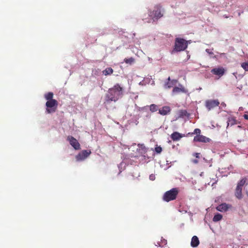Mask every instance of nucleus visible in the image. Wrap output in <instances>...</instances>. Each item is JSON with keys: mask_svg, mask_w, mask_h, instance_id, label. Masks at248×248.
<instances>
[{"mask_svg": "<svg viewBox=\"0 0 248 248\" xmlns=\"http://www.w3.org/2000/svg\"><path fill=\"white\" fill-rule=\"evenodd\" d=\"M123 88L119 84H116L108 90V93L105 95L104 104L107 105L111 101L116 102L123 96Z\"/></svg>", "mask_w": 248, "mask_h": 248, "instance_id": "f257e3e1", "label": "nucleus"}, {"mask_svg": "<svg viewBox=\"0 0 248 248\" xmlns=\"http://www.w3.org/2000/svg\"><path fill=\"white\" fill-rule=\"evenodd\" d=\"M179 192L178 188H173L164 193L162 197V200L166 202L173 201L177 198Z\"/></svg>", "mask_w": 248, "mask_h": 248, "instance_id": "f03ea898", "label": "nucleus"}, {"mask_svg": "<svg viewBox=\"0 0 248 248\" xmlns=\"http://www.w3.org/2000/svg\"><path fill=\"white\" fill-rule=\"evenodd\" d=\"M187 42L181 38H176L175 41L174 50L177 52L185 50L187 47Z\"/></svg>", "mask_w": 248, "mask_h": 248, "instance_id": "7ed1b4c3", "label": "nucleus"}, {"mask_svg": "<svg viewBox=\"0 0 248 248\" xmlns=\"http://www.w3.org/2000/svg\"><path fill=\"white\" fill-rule=\"evenodd\" d=\"M164 11L162 6L157 4L154 7V10L150 13L149 16L153 19H158L163 16Z\"/></svg>", "mask_w": 248, "mask_h": 248, "instance_id": "20e7f679", "label": "nucleus"}, {"mask_svg": "<svg viewBox=\"0 0 248 248\" xmlns=\"http://www.w3.org/2000/svg\"><path fill=\"white\" fill-rule=\"evenodd\" d=\"M58 106V102L56 100L46 101V112L47 114L54 113L57 110Z\"/></svg>", "mask_w": 248, "mask_h": 248, "instance_id": "39448f33", "label": "nucleus"}, {"mask_svg": "<svg viewBox=\"0 0 248 248\" xmlns=\"http://www.w3.org/2000/svg\"><path fill=\"white\" fill-rule=\"evenodd\" d=\"M219 102L218 100H207L205 101V107L209 111L218 106Z\"/></svg>", "mask_w": 248, "mask_h": 248, "instance_id": "423d86ee", "label": "nucleus"}, {"mask_svg": "<svg viewBox=\"0 0 248 248\" xmlns=\"http://www.w3.org/2000/svg\"><path fill=\"white\" fill-rule=\"evenodd\" d=\"M67 140L69 141L70 145L75 149H80V145L77 139L72 136H68Z\"/></svg>", "mask_w": 248, "mask_h": 248, "instance_id": "0eeeda50", "label": "nucleus"}, {"mask_svg": "<svg viewBox=\"0 0 248 248\" xmlns=\"http://www.w3.org/2000/svg\"><path fill=\"white\" fill-rule=\"evenodd\" d=\"M91 154V151L83 150L76 155V158L77 161H81L86 158Z\"/></svg>", "mask_w": 248, "mask_h": 248, "instance_id": "6e6552de", "label": "nucleus"}, {"mask_svg": "<svg viewBox=\"0 0 248 248\" xmlns=\"http://www.w3.org/2000/svg\"><path fill=\"white\" fill-rule=\"evenodd\" d=\"M193 140L196 142L207 143L210 142L211 140L204 136L199 134L194 138Z\"/></svg>", "mask_w": 248, "mask_h": 248, "instance_id": "1a4fd4ad", "label": "nucleus"}, {"mask_svg": "<svg viewBox=\"0 0 248 248\" xmlns=\"http://www.w3.org/2000/svg\"><path fill=\"white\" fill-rule=\"evenodd\" d=\"M158 113L162 115H166L170 113L171 108L169 106H165L158 109Z\"/></svg>", "mask_w": 248, "mask_h": 248, "instance_id": "9d476101", "label": "nucleus"}, {"mask_svg": "<svg viewBox=\"0 0 248 248\" xmlns=\"http://www.w3.org/2000/svg\"><path fill=\"white\" fill-rule=\"evenodd\" d=\"M211 72L214 75L222 76L224 74V69L222 67L213 68Z\"/></svg>", "mask_w": 248, "mask_h": 248, "instance_id": "9b49d317", "label": "nucleus"}, {"mask_svg": "<svg viewBox=\"0 0 248 248\" xmlns=\"http://www.w3.org/2000/svg\"><path fill=\"white\" fill-rule=\"evenodd\" d=\"M231 205L227 204L225 203H222L220 205H219L217 207V210L220 211V212H226L227 211L228 209L231 207Z\"/></svg>", "mask_w": 248, "mask_h": 248, "instance_id": "f8f14e48", "label": "nucleus"}, {"mask_svg": "<svg viewBox=\"0 0 248 248\" xmlns=\"http://www.w3.org/2000/svg\"><path fill=\"white\" fill-rule=\"evenodd\" d=\"M180 87H175L172 90V93H186V91L185 88L181 85H180Z\"/></svg>", "mask_w": 248, "mask_h": 248, "instance_id": "ddd939ff", "label": "nucleus"}, {"mask_svg": "<svg viewBox=\"0 0 248 248\" xmlns=\"http://www.w3.org/2000/svg\"><path fill=\"white\" fill-rule=\"evenodd\" d=\"M170 137L172 140L173 141H178L180 140V139L183 137V136L180 133L177 132H174L171 134Z\"/></svg>", "mask_w": 248, "mask_h": 248, "instance_id": "4468645a", "label": "nucleus"}, {"mask_svg": "<svg viewBox=\"0 0 248 248\" xmlns=\"http://www.w3.org/2000/svg\"><path fill=\"white\" fill-rule=\"evenodd\" d=\"M200 242L199 238L197 236H194L192 237L191 241V246L193 247H197L199 245Z\"/></svg>", "mask_w": 248, "mask_h": 248, "instance_id": "2eb2a0df", "label": "nucleus"}, {"mask_svg": "<svg viewBox=\"0 0 248 248\" xmlns=\"http://www.w3.org/2000/svg\"><path fill=\"white\" fill-rule=\"evenodd\" d=\"M177 82V80H172L170 81H168L165 83L164 85V87L166 89H170L173 86L175 85Z\"/></svg>", "mask_w": 248, "mask_h": 248, "instance_id": "dca6fc26", "label": "nucleus"}, {"mask_svg": "<svg viewBox=\"0 0 248 248\" xmlns=\"http://www.w3.org/2000/svg\"><path fill=\"white\" fill-rule=\"evenodd\" d=\"M242 188L236 186L235 192V196L238 199H241L242 198Z\"/></svg>", "mask_w": 248, "mask_h": 248, "instance_id": "f3484780", "label": "nucleus"}, {"mask_svg": "<svg viewBox=\"0 0 248 248\" xmlns=\"http://www.w3.org/2000/svg\"><path fill=\"white\" fill-rule=\"evenodd\" d=\"M53 96L54 94L52 92H48L47 93H46L44 95L45 98L47 100V101L55 100L54 99H53Z\"/></svg>", "mask_w": 248, "mask_h": 248, "instance_id": "a211bd4d", "label": "nucleus"}, {"mask_svg": "<svg viewBox=\"0 0 248 248\" xmlns=\"http://www.w3.org/2000/svg\"><path fill=\"white\" fill-rule=\"evenodd\" d=\"M113 72V70L111 67H108L103 70L102 73L105 76L111 75Z\"/></svg>", "mask_w": 248, "mask_h": 248, "instance_id": "6ab92c4d", "label": "nucleus"}, {"mask_svg": "<svg viewBox=\"0 0 248 248\" xmlns=\"http://www.w3.org/2000/svg\"><path fill=\"white\" fill-rule=\"evenodd\" d=\"M222 218V216L220 214H217L214 216L213 220L214 222H217L220 220Z\"/></svg>", "mask_w": 248, "mask_h": 248, "instance_id": "aec40b11", "label": "nucleus"}, {"mask_svg": "<svg viewBox=\"0 0 248 248\" xmlns=\"http://www.w3.org/2000/svg\"><path fill=\"white\" fill-rule=\"evenodd\" d=\"M149 108H150V110L152 112H155L158 109V106L155 104H151V105L149 106Z\"/></svg>", "mask_w": 248, "mask_h": 248, "instance_id": "412c9836", "label": "nucleus"}, {"mask_svg": "<svg viewBox=\"0 0 248 248\" xmlns=\"http://www.w3.org/2000/svg\"><path fill=\"white\" fill-rule=\"evenodd\" d=\"M134 61H135V60L132 57H131V58H125L124 59V62L126 63L129 64L130 65L132 64V63H133Z\"/></svg>", "mask_w": 248, "mask_h": 248, "instance_id": "4be33fe9", "label": "nucleus"}, {"mask_svg": "<svg viewBox=\"0 0 248 248\" xmlns=\"http://www.w3.org/2000/svg\"><path fill=\"white\" fill-rule=\"evenodd\" d=\"M246 182V179H242L237 184V186L242 188Z\"/></svg>", "mask_w": 248, "mask_h": 248, "instance_id": "5701e85b", "label": "nucleus"}, {"mask_svg": "<svg viewBox=\"0 0 248 248\" xmlns=\"http://www.w3.org/2000/svg\"><path fill=\"white\" fill-rule=\"evenodd\" d=\"M241 67L247 71H248V62H243L241 64Z\"/></svg>", "mask_w": 248, "mask_h": 248, "instance_id": "b1692460", "label": "nucleus"}, {"mask_svg": "<svg viewBox=\"0 0 248 248\" xmlns=\"http://www.w3.org/2000/svg\"><path fill=\"white\" fill-rule=\"evenodd\" d=\"M162 148L160 146H157L155 148V151L157 153H160L162 152Z\"/></svg>", "mask_w": 248, "mask_h": 248, "instance_id": "393cba45", "label": "nucleus"}, {"mask_svg": "<svg viewBox=\"0 0 248 248\" xmlns=\"http://www.w3.org/2000/svg\"><path fill=\"white\" fill-rule=\"evenodd\" d=\"M234 124H235L234 120H233V119L229 120L228 122L227 127L229 125V124L232 125Z\"/></svg>", "mask_w": 248, "mask_h": 248, "instance_id": "a878e982", "label": "nucleus"}, {"mask_svg": "<svg viewBox=\"0 0 248 248\" xmlns=\"http://www.w3.org/2000/svg\"><path fill=\"white\" fill-rule=\"evenodd\" d=\"M201 133V130L199 128H196L194 130L193 134H197V135L200 134Z\"/></svg>", "mask_w": 248, "mask_h": 248, "instance_id": "bb28decb", "label": "nucleus"}, {"mask_svg": "<svg viewBox=\"0 0 248 248\" xmlns=\"http://www.w3.org/2000/svg\"><path fill=\"white\" fill-rule=\"evenodd\" d=\"M193 155L197 158H200V153H195L193 154Z\"/></svg>", "mask_w": 248, "mask_h": 248, "instance_id": "cd10ccee", "label": "nucleus"}, {"mask_svg": "<svg viewBox=\"0 0 248 248\" xmlns=\"http://www.w3.org/2000/svg\"><path fill=\"white\" fill-rule=\"evenodd\" d=\"M149 178L151 180H154L155 179V175L152 174L149 176Z\"/></svg>", "mask_w": 248, "mask_h": 248, "instance_id": "c85d7f7f", "label": "nucleus"}, {"mask_svg": "<svg viewBox=\"0 0 248 248\" xmlns=\"http://www.w3.org/2000/svg\"><path fill=\"white\" fill-rule=\"evenodd\" d=\"M187 113L186 110H182L181 111V115H186Z\"/></svg>", "mask_w": 248, "mask_h": 248, "instance_id": "c756f323", "label": "nucleus"}, {"mask_svg": "<svg viewBox=\"0 0 248 248\" xmlns=\"http://www.w3.org/2000/svg\"><path fill=\"white\" fill-rule=\"evenodd\" d=\"M192 162L194 164H197L199 162V161L197 159H193Z\"/></svg>", "mask_w": 248, "mask_h": 248, "instance_id": "7c9ffc66", "label": "nucleus"}, {"mask_svg": "<svg viewBox=\"0 0 248 248\" xmlns=\"http://www.w3.org/2000/svg\"><path fill=\"white\" fill-rule=\"evenodd\" d=\"M243 117L246 120H248V114H244Z\"/></svg>", "mask_w": 248, "mask_h": 248, "instance_id": "2f4dec72", "label": "nucleus"}, {"mask_svg": "<svg viewBox=\"0 0 248 248\" xmlns=\"http://www.w3.org/2000/svg\"><path fill=\"white\" fill-rule=\"evenodd\" d=\"M147 106L146 107H142V108H139V110H144L147 107Z\"/></svg>", "mask_w": 248, "mask_h": 248, "instance_id": "473e14b6", "label": "nucleus"}, {"mask_svg": "<svg viewBox=\"0 0 248 248\" xmlns=\"http://www.w3.org/2000/svg\"><path fill=\"white\" fill-rule=\"evenodd\" d=\"M206 51L207 52L210 54H213V53L212 52L209 51L208 49H206Z\"/></svg>", "mask_w": 248, "mask_h": 248, "instance_id": "72a5a7b5", "label": "nucleus"}, {"mask_svg": "<svg viewBox=\"0 0 248 248\" xmlns=\"http://www.w3.org/2000/svg\"><path fill=\"white\" fill-rule=\"evenodd\" d=\"M224 17L226 18L229 17L228 16H226V15H224Z\"/></svg>", "mask_w": 248, "mask_h": 248, "instance_id": "f704fd0d", "label": "nucleus"}, {"mask_svg": "<svg viewBox=\"0 0 248 248\" xmlns=\"http://www.w3.org/2000/svg\"><path fill=\"white\" fill-rule=\"evenodd\" d=\"M168 81H170V77H169L168 78Z\"/></svg>", "mask_w": 248, "mask_h": 248, "instance_id": "c9c22d12", "label": "nucleus"}]
</instances>
